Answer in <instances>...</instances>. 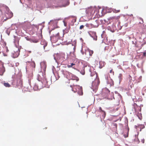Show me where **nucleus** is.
<instances>
[{"instance_id": "obj_1", "label": "nucleus", "mask_w": 146, "mask_h": 146, "mask_svg": "<svg viewBox=\"0 0 146 146\" xmlns=\"http://www.w3.org/2000/svg\"><path fill=\"white\" fill-rule=\"evenodd\" d=\"M100 83L99 78H96L92 83V88L93 91L96 92L98 88V85Z\"/></svg>"}, {"instance_id": "obj_2", "label": "nucleus", "mask_w": 146, "mask_h": 146, "mask_svg": "<svg viewBox=\"0 0 146 146\" xmlns=\"http://www.w3.org/2000/svg\"><path fill=\"white\" fill-rule=\"evenodd\" d=\"M65 73L67 74V77L68 78L73 80H76L77 81L79 80L78 78L71 73L66 71Z\"/></svg>"}, {"instance_id": "obj_3", "label": "nucleus", "mask_w": 146, "mask_h": 146, "mask_svg": "<svg viewBox=\"0 0 146 146\" xmlns=\"http://www.w3.org/2000/svg\"><path fill=\"white\" fill-rule=\"evenodd\" d=\"M103 92L102 94L103 95L104 97L106 98L110 99V91L108 89L106 88L103 90Z\"/></svg>"}, {"instance_id": "obj_4", "label": "nucleus", "mask_w": 146, "mask_h": 146, "mask_svg": "<svg viewBox=\"0 0 146 146\" xmlns=\"http://www.w3.org/2000/svg\"><path fill=\"white\" fill-rule=\"evenodd\" d=\"M59 33H58L55 36H51V40L54 42H56L58 40V39H60Z\"/></svg>"}, {"instance_id": "obj_5", "label": "nucleus", "mask_w": 146, "mask_h": 146, "mask_svg": "<svg viewBox=\"0 0 146 146\" xmlns=\"http://www.w3.org/2000/svg\"><path fill=\"white\" fill-rule=\"evenodd\" d=\"M40 66L42 70L44 72L45 71L46 68V62L43 61L40 63Z\"/></svg>"}, {"instance_id": "obj_6", "label": "nucleus", "mask_w": 146, "mask_h": 146, "mask_svg": "<svg viewBox=\"0 0 146 146\" xmlns=\"http://www.w3.org/2000/svg\"><path fill=\"white\" fill-rule=\"evenodd\" d=\"M93 9L92 8H88L86 10L88 14L90 15V16L91 17L92 15V12Z\"/></svg>"}, {"instance_id": "obj_7", "label": "nucleus", "mask_w": 146, "mask_h": 146, "mask_svg": "<svg viewBox=\"0 0 146 146\" xmlns=\"http://www.w3.org/2000/svg\"><path fill=\"white\" fill-rule=\"evenodd\" d=\"M90 35L93 38L94 40H97V36L96 35V33L95 32L90 31Z\"/></svg>"}, {"instance_id": "obj_8", "label": "nucleus", "mask_w": 146, "mask_h": 146, "mask_svg": "<svg viewBox=\"0 0 146 146\" xmlns=\"http://www.w3.org/2000/svg\"><path fill=\"white\" fill-rule=\"evenodd\" d=\"M87 52H88L89 53V55L90 56H91L94 53V52L93 50H91L89 48H88L85 50V55H86Z\"/></svg>"}, {"instance_id": "obj_9", "label": "nucleus", "mask_w": 146, "mask_h": 146, "mask_svg": "<svg viewBox=\"0 0 146 146\" xmlns=\"http://www.w3.org/2000/svg\"><path fill=\"white\" fill-rule=\"evenodd\" d=\"M13 15V14L11 12H9L5 15L6 17L8 19L11 18Z\"/></svg>"}, {"instance_id": "obj_10", "label": "nucleus", "mask_w": 146, "mask_h": 146, "mask_svg": "<svg viewBox=\"0 0 146 146\" xmlns=\"http://www.w3.org/2000/svg\"><path fill=\"white\" fill-rule=\"evenodd\" d=\"M91 79H95L97 78H98L97 77V75L95 74V73L94 72L93 73H91Z\"/></svg>"}, {"instance_id": "obj_11", "label": "nucleus", "mask_w": 146, "mask_h": 146, "mask_svg": "<svg viewBox=\"0 0 146 146\" xmlns=\"http://www.w3.org/2000/svg\"><path fill=\"white\" fill-rule=\"evenodd\" d=\"M14 42L16 45L19 44V39L18 37H15Z\"/></svg>"}, {"instance_id": "obj_12", "label": "nucleus", "mask_w": 146, "mask_h": 146, "mask_svg": "<svg viewBox=\"0 0 146 146\" xmlns=\"http://www.w3.org/2000/svg\"><path fill=\"white\" fill-rule=\"evenodd\" d=\"M136 128V129H137L138 127H139L140 129V131H141V129H143L145 128V126L143 125H140L138 127H137L136 126H135Z\"/></svg>"}, {"instance_id": "obj_13", "label": "nucleus", "mask_w": 146, "mask_h": 146, "mask_svg": "<svg viewBox=\"0 0 146 146\" xmlns=\"http://www.w3.org/2000/svg\"><path fill=\"white\" fill-rule=\"evenodd\" d=\"M19 54V52H15L13 54V57L14 58H16L17 57Z\"/></svg>"}, {"instance_id": "obj_14", "label": "nucleus", "mask_w": 146, "mask_h": 146, "mask_svg": "<svg viewBox=\"0 0 146 146\" xmlns=\"http://www.w3.org/2000/svg\"><path fill=\"white\" fill-rule=\"evenodd\" d=\"M99 111L100 112H102L103 113H104V117H105L106 116V113H105V112L102 110V108L101 107H100L99 108Z\"/></svg>"}, {"instance_id": "obj_15", "label": "nucleus", "mask_w": 146, "mask_h": 146, "mask_svg": "<svg viewBox=\"0 0 146 146\" xmlns=\"http://www.w3.org/2000/svg\"><path fill=\"white\" fill-rule=\"evenodd\" d=\"M6 87H9L11 86V85L8 82H5L3 84Z\"/></svg>"}, {"instance_id": "obj_16", "label": "nucleus", "mask_w": 146, "mask_h": 146, "mask_svg": "<svg viewBox=\"0 0 146 146\" xmlns=\"http://www.w3.org/2000/svg\"><path fill=\"white\" fill-rule=\"evenodd\" d=\"M118 78H119V81H120V82L121 81V80L122 79V78H123V75H122V74H119V76H118Z\"/></svg>"}, {"instance_id": "obj_17", "label": "nucleus", "mask_w": 146, "mask_h": 146, "mask_svg": "<svg viewBox=\"0 0 146 146\" xmlns=\"http://www.w3.org/2000/svg\"><path fill=\"white\" fill-rule=\"evenodd\" d=\"M19 84H18L19 86H22L23 84L22 80L20 78L19 79Z\"/></svg>"}, {"instance_id": "obj_18", "label": "nucleus", "mask_w": 146, "mask_h": 146, "mask_svg": "<svg viewBox=\"0 0 146 146\" xmlns=\"http://www.w3.org/2000/svg\"><path fill=\"white\" fill-rule=\"evenodd\" d=\"M70 18H74V19H73V21L74 22H76V17L75 16H70Z\"/></svg>"}, {"instance_id": "obj_19", "label": "nucleus", "mask_w": 146, "mask_h": 146, "mask_svg": "<svg viewBox=\"0 0 146 146\" xmlns=\"http://www.w3.org/2000/svg\"><path fill=\"white\" fill-rule=\"evenodd\" d=\"M75 65V64H74V63H72L70 65H67V67L69 68L72 67L73 65Z\"/></svg>"}, {"instance_id": "obj_20", "label": "nucleus", "mask_w": 146, "mask_h": 146, "mask_svg": "<svg viewBox=\"0 0 146 146\" xmlns=\"http://www.w3.org/2000/svg\"><path fill=\"white\" fill-rule=\"evenodd\" d=\"M137 116L141 120L142 119V117L141 116V114H139V115H137Z\"/></svg>"}, {"instance_id": "obj_21", "label": "nucleus", "mask_w": 146, "mask_h": 146, "mask_svg": "<svg viewBox=\"0 0 146 146\" xmlns=\"http://www.w3.org/2000/svg\"><path fill=\"white\" fill-rule=\"evenodd\" d=\"M31 65L34 68L35 67V64L34 61H32L31 62Z\"/></svg>"}, {"instance_id": "obj_22", "label": "nucleus", "mask_w": 146, "mask_h": 146, "mask_svg": "<svg viewBox=\"0 0 146 146\" xmlns=\"http://www.w3.org/2000/svg\"><path fill=\"white\" fill-rule=\"evenodd\" d=\"M43 83L45 85L48 84V82L45 78H44V79L43 80Z\"/></svg>"}, {"instance_id": "obj_23", "label": "nucleus", "mask_w": 146, "mask_h": 146, "mask_svg": "<svg viewBox=\"0 0 146 146\" xmlns=\"http://www.w3.org/2000/svg\"><path fill=\"white\" fill-rule=\"evenodd\" d=\"M132 80H129V84L130 85V87L132 88V86L131 85L132 84Z\"/></svg>"}, {"instance_id": "obj_24", "label": "nucleus", "mask_w": 146, "mask_h": 146, "mask_svg": "<svg viewBox=\"0 0 146 146\" xmlns=\"http://www.w3.org/2000/svg\"><path fill=\"white\" fill-rule=\"evenodd\" d=\"M139 20L141 21L139 22V23L141 24H143V19L141 18H139Z\"/></svg>"}, {"instance_id": "obj_25", "label": "nucleus", "mask_w": 146, "mask_h": 146, "mask_svg": "<svg viewBox=\"0 0 146 146\" xmlns=\"http://www.w3.org/2000/svg\"><path fill=\"white\" fill-rule=\"evenodd\" d=\"M110 73L112 75H113L114 74V72L113 71V70L112 69L110 71Z\"/></svg>"}, {"instance_id": "obj_26", "label": "nucleus", "mask_w": 146, "mask_h": 146, "mask_svg": "<svg viewBox=\"0 0 146 146\" xmlns=\"http://www.w3.org/2000/svg\"><path fill=\"white\" fill-rule=\"evenodd\" d=\"M84 27V26L83 25H81L80 27V29H83Z\"/></svg>"}, {"instance_id": "obj_27", "label": "nucleus", "mask_w": 146, "mask_h": 146, "mask_svg": "<svg viewBox=\"0 0 146 146\" xmlns=\"http://www.w3.org/2000/svg\"><path fill=\"white\" fill-rule=\"evenodd\" d=\"M120 11V10H115V11L114 12L116 13H118V12H119Z\"/></svg>"}, {"instance_id": "obj_28", "label": "nucleus", "mask_w": 146, "mask_h": 146, "mask_svg": "<svg viewBox=\"0 0 146 146\" xmlns=\"http://www.w3.org/2000/svg\"><path fill=\"white\" fill-rule=\"evenodd\" d=\"M131 17V19H134L133 17V15L132 14H131L130 15Z\"/></svg>"}, {"instance_id": "obj_29", "label": "nucleus", "mask_w": 146, "mask_h": 146, "mask_svg": "<svg viewBox=\"0 0 146 146\" xmlns=\"http://www.w3.org/2000/svg\"><path fill=\"white\" fill-rule=\"evenodd\" d=\"M73 49H74V52L75 51V50L76 49V46H74V48H73Z\"/></svg>"}, {"instance_id": "obj_30", "label": "nucleus", "mask_w": 146, "mask_h": 146, "mask_svg": "<svg viewBox=\"0 0 146 146\" xmlns=\"http://www.w3.org/2000/svg\"><path fill=\"white\" fill-rule=\"evenodd\" d=\"M106 127V124H104L102 127L103 129H104Z\"/></svg>"}, {"instance_id": "obj_31", "label": "nucleus", "mask_w": 146, "mask_h": 146, "mask_svg": "<svg viewBox=\"0 0 146 146\" xmlns=\"http://www.w3.org/2000/svg\"><path fill=\"white\" fill-rule=\"evenodd\" d=\"M63 22L64 23V26L66 27L67 25V23L64 21H63Z\"/></svg>"}, {"instance_id": "obj_32", "label": "nucleus", "mask_w": 146, "mask_h": 146, "mask_svg": "<svg viewBox=\"0 0 146 146\" xmlns=\"http://www.w3.org/2000/svg\"><path fill=\"white\" fill-rule=\"evenodd\" d=\"M93 25H94V26L95 27H97V26H98V24H97V25H96L95 24V23H93Z\"/></svg>"}, {"instance_id": "obj_33", "label": "nucleus", "mask_w": 146, "mask_h": 146, "mask_svg": "<svg viewBox=\"0 0 146 146\" xmlns=\"http://www.w3.org/2000/svg\"><path fill=\"white\" fill-rule=\"evenodd\" d=\"M143 53V56H146V52H144Z\"/></svg>"}, {"instance_id": "obj_34", "label": "nucleus", "mask_w": 146, "mask_h": 146, "mask_svg": "<svg viewBox=\"0 0 146 146\" xmlns=\"http://www.w3.org/2000/svg\"><path fill=\"white\" fill-rule=\"evenodd\" d=\"M129 80H132V77L130 75L129 76Z\"/></svg>"}, {"instance_id": "obj_35", "label": "nucleus", "mask_w": 146, "mask_h": 146, "mask_svg": "<svg viewBox=\"0 0 146 146\" xmlns=\"http://www.w3.org/2000/svg\"><path fill=\"white\" fill-rule=\"evenodd\" d=\"M75 87V86H74L73 88H72V90L73 91H74V88Z\"/></svg>"}, {"instance_id": "obj_36", "label": "nucleus", "mask_w": 146, "mask_h": 146, "mask_svg": "<svg viewBox=\"0 0 146 146\" xmlns=\"http://www.w3.org/2000/svg\"><path fill=\"white\" fill-rule=\"evenodd\" d=\"M25 38L28 40H29L30 39L29 38L27 37H25Z\"/></svg>"}, {"instance_id": "obj_37", "label": "nucleus", "mask_w": 146, "mask_h": 146, "mask_svg": "<svg viewBox=\"0 0 146 146\" xmlns=\"http://www.w3.org/2000/svg\"><path fill=\"white\" fill-rule=\"evenodd\" d=\"M62 6H60V5H58V6H55V7H61Z\"/></svg>"}, {"instance_id": "obj_38", "label": "nucleus", "mask_w": 146, "mask_h": 146, "mask_svg": "<svg viewBox=\"0 0 146 146\" xmlns=\"http://www.w3.org/2000/svg\"><path fill=\"white\" fill-rule=\"evenodd\" d=\"M144 140L143 139V140H142V142L143 143H144Z\"/></svg>"}, {"instance_id": "obj_39", "label": "nucleus", "mask_w": 146, "mask_h": 146, "mask_svg": "<svg viewBox=\"0 0 146 146\" xmlns=\"http://www.w3.org/2000/svg\"><path fill=\"white\" fill-rule=\"evenodd\" d=\"M101 113H102V116H103V117H104V113H103L102 112H101Z\"/></svg>"}, {"instance_id": "obj_40", "label": "nucleus", "mask_w": 146, "mask_h": 146, "mask_svg": "<svg viewBox=\"0 0 146 146\" xmlns=\"http://www.w3.org/2000/svg\"><path fill=\"white\" fill-rule=\"evenodd\" d=\"M81 52H82V53L83 55H84V53L82 51V50L81 51Z\"/></svg>"}, {"instance_id": "obj_41", "label": "nucleus", "mask_w": 146, "mask_h": 146, "mask_svg": "<svg viewBox=\"0 0 146 146\" xmlns=\"http://www.w3.org/2000/svg\"><path fill=\"white\" fill-rule=\"evenodd\" d=\"M119 102H117V105L118 106L119 105Z\"/></svg>"}, {"instance_id": "obj_42", "label": "nucleus", "mask_w": 146, "mask_h": 146, "mask_svg": "<svg viewBox=\"0 0 146 146\" xmlns=\"http://www.w3.org/2000/svg\"><path fill=\"white\" fill-rule=\"evenodd\" d=\"M55 2L56 3H58V0H56V1H55Z\"/></svg>"}, {"instance_id": "obj_43", "label": "nucleus", "mask_w": 146, "mask_h": 146, "mask_svg": "<svg viewBox=\"0 0 146 146\" xmlns=\"http://www.w3.org/2000/svg\"><path fill=\"white\" fill-rule=\"evenodd\" d=\"M103 11H104V9H103L102 10V12H103Z\"/></svg>"}, {"instance_id": "obj_44", "label": "nucleus", "mask_w": 146, "mask_h": 146, "mask_svg": "<svg viewBox=\"0 0 146 146\" xmlns=\"http://www.w3.org/2000/svg\"><path fill=\"white\" fill-rule=\"evenodd\" d=\"M98 22V21L97 20L96 21H95V22H96V23H97Z\"/></svg>"}, {"instance_id": "obj_45", "label": "nucleus", "mask_w": 146, "mask_h": 146, "mask_svg": "<svg viewBox=\"0 0 146 146\" xmlns=\"http://www.w3.org/2000/svg\"><path fill=\"white\" fill-rule=\"evenodd\" d=\"M84 73H82V74L83 75H84Z\"/></svg>"}, {"instance_id": "obj_46", "label": "nucleus", "mask_w": 146, "mask_h": 146, "mask_svg": "<svg viewBox=\"0 0 146 146\" xmlns=\"http://www.w3.org/2000/svg\"><path fill=\"white\" fill-rule=\"evenodd\" d=\"M46 1H48V0H45Z\"/></svg>"}, {"instance_id": "obj_47", "label": "nucleus", "mask_w": 146, "mask_h": 146, "mask_svg": "<svg viewBox=\"0 0 146 146\" xmlns=\"http://www.w3.org/2000/svg\"><path fill=\"white\" fill-rule=\"evenodd\" d=\"M76 92V91H74V92Z\"/></svg>"}, {"instance_id": "obj_48", "label": "nucleus", "mask_w": 146, "mask_h": 146, "mask_svg": "<svg viewBox=\"0 0 146 146\" xmlns=\"http://www.w3.org/2000/svg\"><path fill=\"white\" fill-rule=\"evenodd\" d=\"M70 86V87H72V86Z\"/></svg>"}]
</instances>
